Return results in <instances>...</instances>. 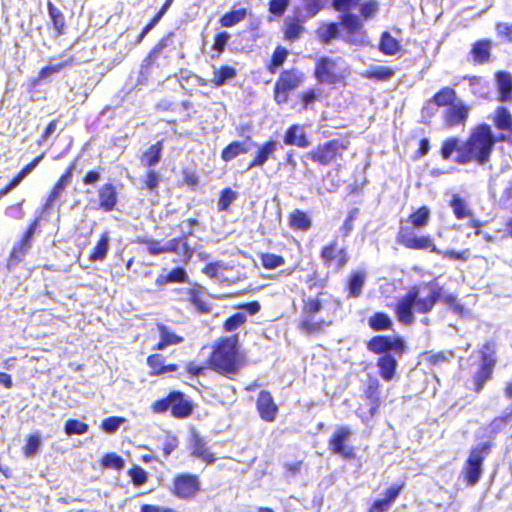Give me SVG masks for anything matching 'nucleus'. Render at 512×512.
<instances>
[{"label": "nucleus", "mask_w": 512, "mask_h": 512, "mask_svg": "<svg viewBox=\"0 0 512 512\" xmlns=\"http://www.w3.org/2000/svg\"><path fill=\"white\" fill-rule=\"evenodd\" d=\"M509 142L505 133L495 135L492 127L487 123H480L473 127L464 142L457 137L443 140L439 154L443 160H449L456 152L455 161L460 165L474 163L479 166L486 165L497 143Z\"/></svg>", "instance_id": "f257e3e1"}, {"label": "nucleus", "mask_w": 512, "mask_h": 512, "mask_svg": "<svg viewBox=\"0 0 512 512\" xmlns=\"http://www.w3.org/2000/svg\"><path fill=\"white\" fill-rule=\"evenodd\" d=\"M443 302L454 314L462 316L465 312L462 304L454 294H443V288L434 284L426 297H419V289L412 286L406 294L400 297L393 306L399 323L411 326L415 322L414 312L418 314L430 313L437 302Z\"/></svg>", "instance_id": "f03ea898"}, {"label": "nucleus", "mask_w": 512, "mask_h": 512, "mask_svg": "<svg viewBox=\"0 0 512 512\" xmlns=\"http://www.w3.org/2000/svg\"><path fill=\"white\" fill-rule=\"evenodd\" d=\"M335 11L342 13L340 19L345 31L343 40L349 45L364 47L369 44L364 21L376 17L380 11L378 0H332Z\"/></svg>", "instance_id": "7ed1b4c3"}, {"label": "nucleus", "mask_w": 512, "mask_h": 512, "mask_svg": "<svg viewBox=\"0 0 512 512\" xmlns=\"http://www.w3.org/2000/svg\"><path fill=\"white\" fill-rule=\"evenodd\" d=\"M207 368L232 379L246 364L245 354L240 350L238 335L217 338L206 359Z\"/></svg>", "instance_id": "20e7f679"}, {"label": "nucleus", "mask_w": 512, "mask_h": 512, "mask_svg": "<svg viewBox=\"0 0 512 512\" xmlns=\"http://www.w3.org/2000/svg\"><path fill=\"white\" fill-rule=\"evenodd\" d=\"M430 219L431 211L425 205L412 211L405 219H400L396 242L406 249L439 253L430 235L418 233L419 229L428 226Z\"/></svg>", "instance_id": "39448f33"}, {"label": "nucleus", "mask_w": 512, "mask_h": 512, "mask_svg": "<svg viewBox=\"0 0 512 512\" xmlns=\"http://www.w3.org/2000/svg\"><path fill=\"white\" fill-rule=\"evenodd\" d=\"M328 294L320 291L315 297L303 300L297 329L304 335H318L333 324V313L327 309L322 296Z\"/></svg>", "instance_id": "423d86ee"}, {"label": "nucleus", "mask_w": 512, "mask_h": 512, "mask_svg": "<svg viewBox=\"0 0 512 512\" xmlns=\"http://www.w3.org/2000/svg\"><path fill=\"white\" fill-rule=\"evenodd\" d=\"M350 146V136L344 135L317 145L306 154V157L318 166H330L341 161Z\"/></svg>", "instance_id": "0eeeda50"}, {"label": "nucleus", "mask_w": 512, "mask_h": 512, "mask_svg": "<svg viewBox=\"0 0 512 512\" xmlns=\"http://www.w3.org/2000/svg\"><path fill=\"white\" fill-rule=\"evenodd\" d=\"M150 409L153 413L169 412L176 419H185L192 415L194 403L180 390H172L165 397L155 400Z\"/></svg>", "instance_id": "6e6552de"}, {"label": "nucleus", "mask_w": 512, "mask_h": 512, "mask_svg": "<svg viewBox=\"0 0 512 512\" xmlns=\"http://www.w3.org/2000/svg\"><path fill=\"white\" fill-rule=\"evenodd\" d=\"M491 442H480L473 446L462 468V476L467 486H475L483 473V463L492 450Z\"/></svg>", "instance_id": "1a4fd4ad"}, {"label": "nucleus", "mask_w": 512, "mask_h": 512, "mask_svg": "<svg viewBox=\"0 0 512 512\" xmlns=\"http://www.w3.org/2000/svg\"><path fill=\"white\" fill-rule=\"evenodd\" d=\"M480 364L477 372L473 375L472 391L479 394L487 382L493 378L494 369L497 365L496 346L493 341H486L480 348Z\"/></svg>", "instance_id": "9d476101"}, {"label": "nucleus", "mask_w": 512, "mask_h": 512, "mask_svg": "<svg viewBox=\"0 0 512 512\" xmlns=\"http://www.w3.org/2000/svg\"><path fill=\"white\" fill-rule=\"evenodd\" d=\"M306 80L305 73L297 67L283 69L273 87V100L278 105L288 102L291 94L304 84Z\"/></svg>", "instance_id": "9b49d317"}, {"label": "nucleus", "mask_w": 512, "mask_h": 512, "mask_svg": "<svg viewBox=\"0 0 512 512\" xmlns=\"http://www.w3.org/2000/svg\"><path fill=\"white\" fill-rule=\"evenodd\" d=\"M380 390V381L376 377L370 376L363 388L362 402L356 409V414L362 421H369L378 414L382 406Z\"/></svg>", "instance_id": "f8f14e48"}, {"label": "nucleus", "mask_w": 512, "mask_h": 512, "mask_svg": "<svg viewBox=\"0 0 512 512\" xmlns=\"http://www.w3.org/2000/svg\"><path fill=\"white\" fill-rule=\"evenodd\" d=\"M175 33L170 31L163 35L149 50L140 65V74L147 77L154 67H160L161 60H167L170 53L176 50Z\"/></svg>", "instance_id": "ddd939ff"}, {"label": "nucleus", "mask_w": 512, "mask_h": 512, "mask_svg": "<svg viewBox=\"0 0 512 512\" xmlns=\"http://www.w3.org/2000/svg\"><path fill=\"white\" fill-rule=\"evenodd\" d=\"M341 60L338 58H331L322 56L315 62L313 76L317 82L327 85H337L345 83L350 74L348 68L342 70L337 69V63Z\"/></svg>", "instance_id": "4468645a"}, {"label": "nucleus", "mask_w": 512, "mask_h": 512, "mask_svg": "<svg viewBox=\"0 0 512 512\" xmlns=\"http://www.w3.org/2000/svg\"><path fill=\"white\" fill-rule=\"evenodd\" d=\"M202 490V483L197 474L177 473L173 476L169 491L172 496L183 501H192Z\"/></svg>", "instance_id": "2eb2a0df"}, {"label": "nucleus", "mask_w": 512, "mask_h": 512, "mask_svg": "<svg viewBox=\"0 0 512 512\" xmlns=\"http://www.w3.org/2000/svg\"><path fill=\"white\" fill-rule=\"evenodd\" d=\"M320 258L327 269L336 273L342 271L350 261L348 249L337 238L322 246Z\"/></svg>", "instance_id": "dca6fc26"}, {"label": "nucleus", "mask_w": 512, "mask_h": 512, "mask_svg": "<svg viewBox=\"0 0 512 512\" xmlns=\"http://www.w3.org/2000/svg\"><path fill=\"white\" fill-rule=\"evenodd\" d=\"M352 430L349 426H338L328 439V450L343 460H352L356 457L355 448L349 444Z\"/></svg>", "instance_id": "f3484780"}, {"label": "nucleus", "mask_w": 512, "mask_h": 512, "mask_svg": "<svg viewBox=\"0 0 512 512\" xmlns=\"http://www.w3.org/2000/svg\"><path fill=\"white\" fill-rule=\"evenodd\" d=\"M471 106L462 100L456 101L442 113V127L446 130L465 128L471 113Z\"/></svg>", "instance_id": "a211bd4d"}, {"label": "nucleus", "mask_w": 512, "mask_h": 512, "mask_svg": "<svg viewBox=\"0 0 512 512\" xmlns=\"http://www.w3.org/2000/svg\"><path fill=\"white\" fill-rule=\"evenodd\" d=\"M367 349L377 355H383L389 353L390 351L395 352L397 355L401 356L404 354L406 350V345L404 340L398 336H388V335H376L373 336L367 343Z\"/></svg>", "instance_id": "6ab92c4d"}, {"label": "nucleus", "mask_w": 512, "mask_h": 512, "mask_svg": "<svg viewBox=\"0 0 512 512\" xmlns=\"http://www.w3.org/2000/svg\"><path fill=\"white\" fill-rule=\"evenodd\" d=\"M255 405L261 420L267 423L276 420L279 408L270 391L261 390L257 395Z\"/></svg>", "instance_id": "aec40b11"}, {"label": "nucleus", "mask_w": 512, "mask_h": 512, "mask_svg": "<svg viewBox=\"0 0 512 512\" xmlns=\"http://www.w3.org/2000/svg\"><path fill=\"white\" fill-rule=\"evenodd\" d=\"M75 64L74 56L67 57L64 61L59 63H49L43 66L39 71L36 77L29 80L28 85L30 90H35L38 86H40L43 82H45L49 77L54 74L61 72L63 69L67 67H71Z\"/></svg>", "instance_id": "412c9836"}, {"label": "nucleus", "mask_w": 512, "mask_h": 512, "mask_svg": "<svg viewBox=\"0 0 512 512\" xmlns=\"http://www.w3.org/2000/svg\"><path fill=\"white\" fill-rule=\"evenodd\" d=\"M493 42L483 38L474 41L469 50L471 63L475 66L486 65L492 61Z\"/></svg>", "instance_id": "4be33fe9"}, {"label": "nucleus", "mask_w": 512, "mask_h": 512, "mask_svg": "<svg viewBox=\"0 0 512 512\" xmlns=\"http://www.w3.org/2000/svg\"><path fill=\"white\" fill-rule=\"evenodd\" d=\"M189 448L193 458L200 459L207 465L216 461V457L210 452L205 439L196 432H193L189 438Z\"/></svg>", "instance_id": "5701e85b"}, {"label": "nucleus", "mask_w": 512, "mask_h": 512, "mask_svg": "<svg viewBox=\"0 0 512 512\" xmlns=\"http://www.w3.org/2000/svg\"><path fill=\"white\" fill-rule=\"evenodd\" d=\"M278 147V142L273 139H269L262 143L256 149L252 159L249 161L247 165V169H253L262 167L266 164V162L274 156Z\"/></svg>", "instance_id": "b1692460"}, {"label": "nucleus", "mask_w": 512, "mask_h": 512, "mask_svg": "<svg viewBox=\"0 0 512 512\" xmlns=\"http://www.w3.org/2000/svg\"><path fill=\"white\" fill-rule=\"evenodd\" d=\"M98 205L97 209L103 212H111L118 203V192L114 184L104 183L98 189Z\"/></svg>", "instance_id": "393cba45"}, {"label": "nucleus", "mask_w": 512, "mask_h": 512, "mask_svg": "<svg viewBox=\"0 0 512 512\" xmlns=\"http://www.w3.org/2000/svg\"><path fill=\"white\" fill-rule=\"evenodd\" d=\"M305 19L298 16H289L282 26L283 39L288 42L298 41L305 33Z\"/></svg>", "instance_id": "a878e982"}, {"label": "nucleus", "mask_w": 512, "mask_h": 512, "mask_svg": "<svg viewBox=\"0 0 512 512\" xmlns=\"http://www.w3.org/2000/svg\"><path fill=\"white\" fill-rule=\"evenodd\" d=\"M343 24L340 22H321L315 29V38L322 45H328L332 41L341 37L340 27Z\"/></svg>", "instance_id": "bb28decb"}, {"label": "nucleus", "mask_w": 512, "mask_h": 512, "mask_svg": "<svg viewBox=\"0 0 512 512\" xmlns=\"http://www.w3.org/2000/svg\"><path fill=\"white\" fill-rule=\"evenodd\" d=\"M283 142L288 146H296L302 149L309 147L311 144L304 126L299 124H292L286 129Z\"/></svg>", "instance_id": "cd10ccee"}, {"label": "nucleus", "mask_w": 512, "mask_h": 512, "mask_svg": "<svg viewBox=\"0 0 512 512\" xmlns=\"http://www.w3.org/2000/svg\"><path fill=\"white\" fill-rule=\"evenodd\" d=\"M157 330L159 333V341L153 346V350L163 351L168 346L179 345L184 342V337L176 334L168 326L158 323Z\"/></svg>", "instance_id": "c85d7f7f"}, {"label": "nucleus", "mask_w": 512, "mask_h": 512, "mask_svg": "<svg viewBox=\"0 0 512 512\" xmlns=\"http://www.w3.org/2000/svg\"><path fill=\"white\" fill-rule=\"evenodd\" d=\"M454 353L451 350L448 351H435L426 350L421 353V358L428 368L435 369L440 368L444 364L449 363L453 359Z\"/></svg>", "instance_id": "c756f323"}, {"label": "nucleus", "mask_w": 512, "mask_h": 512, "mask_svg": "<svg viewBox=\"0 0 512 512\" xmlns=\"http://www.w3.org/2000/svg\"><path fill=\"white\" fill-rule=\"evenodd\" d=\"M459 100L457 91L450 86H443L437 90L428 103L434 104L438 108H447Z\"/></svg>", "instance_id": "7c9ffc66"}, {"label": "nucleus", "mask_w": 512, "mask_h": 512, "mask_svg": "<svg viewBox=\"0 0 512 512\" xmlns=\"http://www.w3.org/2000/svg\"><path fill=\"white\" fill-rule=\"evenodd\" d=\"M492 122L496 129L500 131L509 132V141H512V114L505 106L496 107L493 115Z\"/></svg>", "instance_id": "2f4dec72"}, {"label": "nucleus", "mask_w": 512, "mask_h": 512, "mask_svg": "<svg viewBox=\"0 0 512 512\" xmlns=\"http://www.w3.org/2000/svg\"><path fill=\"white\" fill-rule=\"evenodd\" d=\"M191 235H193V233L189 231L187 234L167 241L164 245L165 253H181L186 259H190L193 252L188 244V236Z\"/></svg>", "instance_id": "473e14b6"}, {"label": "nucleus", "mask_w": 512, "mask_h": 512, "mask_svg": "<svg viewBox=\"0 0 512 512\" xmlns=\"http://www.w3.org/2000/svg\"><path fill=\"white\" fill-rule=\"evenodd\" d=\"M380 377L385 381H391L397 371L398 362L390 353L381 355L376 362Z\"/></svg>", "instance_id": "72a5a7b5"}, {"label": "nucleus", "mask_w": 512, "mask_h": 512, "mask_svg": "<svg viewBox=\"0 0 512 512\" xmlns=\"http://www.w3.org/2000/svg\"><path fill=\"white\" fill-rule=\"evenodd\" d=\"M496 85L498 90V100L507 102L512 99V76L507 71H497L495 73Z\"/></svg>", "instance_id": "f704fd0d"}, {"label": "nucleus", "mask_w": 512, "mask_h": 512, "mask_svg": "<svg viewBox=\"0 0 512 512\" xmlns=\"http://www.w3.org/2000/svg\"><path fill=\"white\" fill-rule=\"evenodd\" d=\"M188 301L194 306L199 314H209L211 312L210 303L206 302L203 295V287L200 284H195L187 291Z\"/></svg>", "instance_id": "c9c22d12"}, {"label": "nucleus", "mask_w": 512, "mask_h": 512, "mask_svg": "<svg viewBox=\"0 0 512 512\" xmlns=\"http://www.w3.org/2000/svg\"><path fill=\"white\" fill-rule=\"evenodd\" d=\"M288 225L295 232H306L312 227V220L305 211L294 209L288 215Z\"/></svg>", "instance_id": "e433bc0d"}, {"label": "nucleus", "mask_w": 512, "mask_h": 512, "mask_svg": "<svg viewBox=\"0 0 512 512\" xmlns=\"http://www.w3.org/2000/svg\"><path fill=\"white\" fill-rule=\"evenodd\" d=\"M236 76L237 70L235 67L228 64H223L214 69L210 84L213 88H219L225 85L227 82L234 80Z\"/></svg>", "instance_id": "4c0bfd02"}, {"label": "nucleus", "mask_w": 512, "mask_h": 512, "mask_svg": "<svg viewBox=\"0 0 512 512\" xmlns=\"http://www.w3.org/2000/svg\"><path fill=\"white\" fill-rule=\"evenodd\" d=\"M378 49L385 56H394L402 50V45L390 32L384 31L380 35Z\"/></svg>", "instance_id": "58836bf2"}, {"label": "nucleus", "mask_w": 512, "mask_h": 512, "mask_svg": "<svg viewBox=\"0 0 512 512\" xmlns=\"http://www.w3.org/2000/svg\"><path fill=\"white\" fill-rule=\"evenodd\" d=\"M163 151V140H159L156 143L150 145L141 155L140 160L141 163L147 167L151 168L157 165L161 160V155Z\"/></svg>", "instance_id": "ea45409f"}, {"label": "nucleus", "mask_w": 512, "mask_h": 512, "mask_svg": "<svg viewBox=\"0 0 512 512\" xmlns=\"http://www.w3.org/2000/svg\"><path fill=\"white\" fill-rule=\"evenodd\" d=\"M70 182L71 179L66 177V175L61 174L48 192L46 201L43 205V210H49L52 207L53 203L59 199L61 193L66 189Z\"/></svg>", "instance_id": "a19ab883"}, {"label": "nucleus", "mask_w": 512, "mask_h": 512, "mask_svg": "<svg viewBox=\"0 0 512 512\" xmlns=\"http://www.w3.org/2000/svg\"><path fill=\"white\" fill-rule=\"evenodd\" d=\"M289 51L284 46L278 45L272 52V55L266 64V69L270 74H275L277 70L286 62Z\"/></svg>", "instance_id": "79ce46f5"}, {"label": "nucleus", "mask_w": 512, "mask_h": 512, "mask_svg": "<svg viewBox=\"0 0 512 512\" xmlns=\"http://www.w3.org/2000/svg\"><path fill=\"white\" fill-rule=\"evenodd\" d=\"M47 9L55 30V35H64L66 33V21L64 14L50 1L47 3Z\"/></svg>", "instance_id": "37998d69"}, {"label": "nucleus", "mask_w": 512, "mask_h": 512, "mask_svg": "<svg viewBox=\"0 0 512 512\" xmlns=\"http://www.w3.org/2000/svg\"><path fill=\"white\" fill-rule=\"evenodd\" d=\"M394 74L395 70L393 68L377 65L371 66L369 69L363 72L362 77L369 80L382 82L390 80Z\"/></svg>", "instance_id": "c03bdc74"}, {"label": "nucleus", "mask_w": 512, "mask_h": 512, "mask_svg": "<svg viewBox=\"0 0 512 512\" xmlns=\"http://www.w3.org/2000/svg\"><path fill=\"white\" fill-rule=\"evenodd\" d=\"M368 326L373 331H387L392 330L393 321L391 320L387 313L378 311L373 313L368 318Z\"/></svg>", "instance_id": "a18cd8bd"}, {"label": "nucleus", "mask_w": 512, "mask_h": 512, "mask_svg": "<svg viewBox=\"0 0 512 512\" xmlns=\"http://www.w3.org/2000/svg\"><path fill=\"white\" fill-rule=\"evenodd\" d=\"M188 280L189 277L186 270L181 267H176L165 275H159L155 282L157 285L162 286L169 283H186Z\"/></svg>", "instance_id": "49530a36"}, {"label": "nucleus", "mask_w": 512, "mask_h": 512, "mask_svg": "<svg viewBox=\"0 0 512 512\" xmlns=\"http://www.w3.org/2000/svg\"><path fill=\"white\" fill-rule=\"evenodd\" d=\"M249 148L241 141H233L225 146L221 151V160L230 162L241 154L248 153Z\"/></svg>", "instance_id": "de8ad7c7"}, {"label": "nucleus", "mask_w": 512, "mask_h": 512, "mask_svg": "<svg viewBox=\"0 0 512 512\" xmlns=\"http://www.w3.org/2000/svg\"><path fill=\"white\" fill-rule=\"evenodd\" d=\"M247 14L246 8L231 10L219 18V24L223 28H231L245 20Z\"/></svg>", "instance_id": "09e8293b"}, {"label": "nucleus", "mask_w": 512, "mask_h": 512, "mask_svg": "<svg viewBox=\"0 0 512 512\" xmlns=\"http://www.w3.org/2000/svg\"><path fill=\"white\" fill-rule=\"evenodd\" d=\"M109 249V235L108 232H103L100 235L96 245L92 248L89 254V260L92 262L102 261L105 259Z\"/></svg>", "instance_id": "8fccbe9b"}, {"label": "nucleus", "mask_w": 512, "mask_h": 512, "mask_svg": "<svg viewBox=\"0 0 512 512\" xmlns=\"http://www.w3.org/2000/svg\"><path fill=\"white\" fill-rule=\"evenodd\" d=\"M365 283V274L357 271L351 274L347 284L348 298H358L362 294V288Z\"/></svg>", "instance_id": "3c124183"}, {"label": "nucleus", "mask_w": 512, "mask_h": 512, "mask_svg": "<svg viewBox=\"0 0 512 512\" xmlns=\"http://www.w3.org/2000/svg\"><path fill=\"white\" fill-rule=\"evenodd\" d=\"M238 193L230 187H226L219 192L218 211L227 212L230 210L231 204L237 199Z\"/></svg>", "instance_id": "603ef678"}, {"label": "nucleus", "mask_w": 512, "mask_h": 512, "mask_svg": "<svg viewBox=\"0 0 512 512\" xmlns=\"http://www.w3.org/2000/svg\"><path fill=\"white\" fill-rule=\"evenodd\" d=\"M450 206L456 219L461 220L472 215L471 210L468 208L465 200L459 195L455 194L452 196Z\"/></svg>", "instance_id": "864d4df0"}, {"label": "nucleus", "mask_w": 512, "mask_h": 512, "mask_svg": "<svg viewBox=\"0 0 512 512\" xmlns=\"http://www.w3.org/2000/svg\"><path fill=\"white\" fill-rule=\"evenodd\" d=\"M165 357L160 353H153L146 359L147 366L149 367V375L152 377L162 376V370L165 363Z\"/></svg>", "instance_id": "5fc2aeb1"}, {"label": "nucleus", "mask_w": 512, "mask_h": 512, "mask_svg": "<svg viewBox=\"0 0 512 512\" xmlns=\"http://www.w3.org/2000/svg\"><path fill=\"white\" fill-rule=\"evenodd\" d=\"M512 421V409L508 412L495 416L489 423L490 432L492 434H499L508 426Z\"/></svg>", "instance_id": "6e6d98bb"}, {"label": "nucleus", "mask_w": 512, "mask_h": 512, "mask_svg": "<svg viewBox=\"0 0 512 512\" xmlns=\"http://www.w3.org/2000/svg\"><path fill=\"white\" fill-rule=\"evenodd\" d=\"M261 265L265 270H274L285 264L283 256L273 253H261L259 255Z\"/></svg>", "instance_id": "4d7b16f0"}, {"label": "nucleus", "mask_w": 512, "mask_h": 512, "mask_svg": "<svg viewBox=\"0 0 512 512\" xmlns=\"http://www.w3.org/2000/svg\"><path fill=\"white\" fill-rule=\"evenodd\" d=\"M298 98L302 109L306 110L311 108L316 101L320 100L321 90L313 87L308 88L304 92L300 93Z\"/></svg>", "instance_id": "13d9d810"}, {"label": "nucleus", "mask_w": 512, "mask_h": 512, "mask_svg": "<svg viewBox=\"0 0 512 512\" xmlns=\"http://www.w3.org/2000/svg\"><path fill=\"white\" fill-rule=\"evenodd\" d=\"M161 177L155 170L149 169L141 179V187L149 192H157Z\"/></svg>", "instance_id": "bf43d9fd"}, {"label": "nucleus", "mask_w": 512, "mask_h": 512, "mask_svg": "<svg viewBox=\"0 0 512 512\" xmlns=\"http://www.w3.org/2000/svg\"><path fill=\"white\" fill-rule=\"evenodd\" d=\"M101 466L120 471L125 466L124 459L115 452L106 453L100 460Z\"/></svg>", "instance_id": "052dcab7"}, {"label": "nucleus", "mask_w": 512, "mask_h": 512, "mask_svg": "<svg viewBox=\"0 0 512 512\" xmlns=\"http://www.w3.org/2000/svg\"><path fill=\"white\" fill-rule=\"evenodd\" d=\"M127 475L130 477L132 484L135 487H141L148 482V473L139 465L132 466Z\"/></svg>", "instance_id": "680f3d73"}, {"label": "nucleus", "mask_w": 512, "mask_h": 512, "mask_svg": "<svg viewBox=\"0 0 512 512\" xmlns=\"http://www.w3.org/2000/svg\"><path fill=\"white\" fill-rule=\"evenodd\" d=\"M41 438L38 434H30L27 436L25 445L22 447V453L26 458L33 457L39 450Z\"/></svg>", "instance_id": "e2e57ef3"}, {"label": "nucleus", "mask_w": 512, "mask_h": 512, "mask_svg": "<svg viewBox=\"0 0 512 512\" xmlns=\"http://www.w3.org/2000/svg\"><path fill=\"white\" fill-rule=\"evenodd\" d=\"M89 426L87 423L77 419H68L65 422L64 430L68 436L83 435L88 432Z\"/></svg>", "instance_id": "0e129e2a"}, {"label": "nucleus", "mask_w": 512, "mask_h": 512, "mask_svg": "<svg viewBox=\"0 0 512 512\" xmlns=\"http://www.w3.org/2000/svg\"><path fill=\"white\" fill-rule=\"evenodd\" d=\"M246 315L244 313L238 312L231 316H229L223 322V330L225 332H233L243 326L246 323Z\"/></svg>", "instance_id": "69168bd1"}, {"label": "nucleus", "mask_w": 512, "mask_h": 512, "mask_svg": "<svg viewBox=\"0 0 512 512\" xmlns=\"http://www.w3.org/2000/svg\"><path fill=\"white\" fill-rule=\"evenodd\" d=\"M133 243L137 245H146L149 254L153 256L165 253L164 245H161V243L157 240H151L145 237H137L135 240H133Z\"/></svg>", "instance_id": "338daca9"}, {"label": "nucleus", "mask_w": 512, "mask_h": 512, "mask_svg": "<svg viewBox=\"0 0 512 512\" xmlns=\"http://www.w3.org/2000/svg\"><path fill=\"white\" fill-rule=\"evenodd\" d=\"M29 249L30 246L22 243L21 241H17L10 250L9 261L12 264L21 262Z\"/></svg>", "instance_id": "774afa93"}]
</instances>
